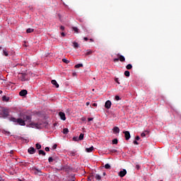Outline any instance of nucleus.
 Segmentation results:
<instances>
[{"instance_id": "1", "label": "nucleus", "mask_w": 181, "mask_h": 181, "mask_svg": "<svg viewBox=\"0 0 181 181\" xmlns=\"http://www.w3.org/2000/svg\"><path fill=\"white\" fill-rule=\"evenodd\" d=\"M10 121H12L13 122H17L19 125H21L23 127L25 125H28L29 127L30 125V123L32 122V116L23 115L18 119L11 117L10 119Z\"/></svg>"}, {"instance_id": "2", "label": "nucleus", "mask_w": 181, "mask_h": 181, "mask_svg": "<svg viewBox=\"0 0 181 181\" xmlns=\"http://www.w3.org/2000/svg\"><path fill=\"white\" fill-rule=\"evenodd\" d=\"M30 128H36L37 129H42V128H43L44 125H43V122H31V123H30Z\"/></svg>"}, {"instance_id": "3", "label": "nucleus", "mask_w": 181, "mask_h": 181, "mask_svg": "<svg viewBox=\"0 0 181 181\" xmlns=\"http://www.w3.org/2000/svg\"><path fill=\"white\" fill-rule=\"evenodd\" d=\"M9 115V110L4 109L0 112V118H6Z\"/></svg>"}, {"instance_id": "4", "label": "nucleus", "mask_w": 181, "mask_h": 181, "mask_svg": "<svg viewBox=\"0 0 181 181\" xmlns=\"http://www.w3.org/2000/svg\"><path fill=\"white\" fill-rule=\"evenodd\" d=\"M124 134L126 141H128L131 138V134L128 131L124 132Z\"/></svg>"}, {"instance_id": "5", "label": "nucleus", "mask_w": 181, "mask_h": 181, "mask_svg": "<svg viewBox=\"0 0 181 181\" xmlns=\"http://www.w3.org/2000/svg\"><path fill=\"white\" fill-rule=\"evenodd\" d=\"M28 153H30V155H33V153H36V149H35V148L33 147H30L28 150Z\"/></svg>"}, {"instance_id": "6", "label": "nucleus", "mask_w": 181, "mask_h": 181, "mask_svg": "<svg viewBox=\"0 0 181 181\" xmlns=\"http://www.w3.org/2000/svg\"><path fill=\"white\" fill-rule=\"evenodd\" d=\"M59 115L61 119H62V121H66V114H64V112H60L59 113Z\"/></svg>"}, {"instance_id": "7", "label": "nucleus", "mask_w": 181, "mask_h": 181, "mask_svg": "<svg viewBox=\"0 0 181 181\" xmlns=\"http://www.w3.org/2000/svg\"><path fill=\"white\" fill-rule=\"evenodd\" d=\"M125 175H127V170L124 169L123 170H121L119 173V176L120 177H124V176H125Z\"/></svg>"}, {"instance_id": "8", "label": "nucleus", "mask_w": 181, "mask_h": 181, "mask_svg": "<svg viewBox=\"0 0 181 181\" xmlns=\"http://www.w3.org/2000/svg\"><path fill=\"white\" fill-rule=\"evenodd\" d=\"M111 102L110 100H107L105 103V108H107V110H110V108H111Z\"/></svg>"}, {"instance_id": "9", "label": "nucleus", "mask_w": 181, "mask_h": 181, "mask_svg": "<svg viewBox=\"0 0 181 181\" xmlns=\"http://www.w3.org/2000/svg\"><path fill=\"white\" fill-rule=\"evenodd\" d=\"M26 94H28V90H22L19 93V95H21V97H25V95H26Z\"/></svg>"}, {"instance_id": "10", "label": "nucleus", "mask_w": 181, "mask_h": 181, "mask_svg": "<svg viewBox=\"0 0 181 181\" xmlns=\"http://www.w3.org/2000/svg\"><path fill=\"white\" fill-rule=\"evenodd\" d=\"M112 131L115 134H119V128L118 127H115Z\"/></svg>"}, {"instance_id": "11", "label": "nucleus", "mask_w": 181, "mask_h": 181, "mask_svg": "<svg viewBox=\"0 0 181 181\" xmlns=\"http://www.w3.org/2000/svg\"><path fill=\"white\" fill-rule=\"evenodd\" d=\"M51 83L52 84H53V86H55L56 88H59V83H57V81H56V80H52Z\"/></svg>"}, {"instance_id": "12", "label": "nucleus", "mask_w": 181, "mask_h": 181, "mask_svg": "<svg viewBox=\"0 0 181 181\" xmlns=\"http://www.w3.org/2000/svg\"><path fill=\"white\" fill-rule=\"evenodd\" d=\"M94 151V146L86 148V152L90 153Z\"/></svg>"}, {"instance_id": "13", "label": "nucleus", "mask_w": 181, "mask_h": 181, "mask_svg": "<svg viewBox=\"0 0 181 181\" xmlns=\"http://www.w3.org/2000/svg\"><path fill=\"white\" fill-rule=\"evenodd\" d=\"M118 56H119V60L120 62H125V57L124 56L119 55V54H118Z\"/></svg>"}, {"instance_id": "14", "label": "nucleus", "mask_w": 181, "mask_h": 181, "mask_svg": "<svg viewBox=\"0 0 181 181\" xmlns=\"http://www.w3.org/2000/svg\"><path fill=\"white\" fill-rule=\"evenodd\" d=\"M149 134V132L145 131L144 132L141 133V136L143 138L145 137L146 135H148Z\"/></svg>"}, {"instance_id": "15", "label": "nucleus", "mask_w": 181, "mask_h": 181, "mask_svg": "<svg viewBox=\"0 0 181 181\" xmlns=\"http://www.w3.org/2000/svg\"><path fill=\"white\" fill-rule=\"evenodd\" d=\"M34 29L33 28H28L27 30H26V33H32L34 32Z\"/></svg>"}, {"instance_id": "16", "label": "nucleus", "mask_w": 181, "mask_h": 181, "mask_svg": "<svg viewBox=\"0 0 181 181\" xmlns=\"http://www.w3.org/2000/svg\"><path fill=\"white\" fill-rule=\"evenodd\" d=\"M2 100H3V101L8 102V101H9V97H7V96L4 95V96L2 97Z\"/></svg>"}, {"instance_id": "17", "label": "nucleus", "mask_w": 181, "mask_h": 181, "mask_svg": "<svg viewBox=\"0 0 181 181\" xmlns=\"http://www.w3.org/2000/svg\"><path fill=\"white\" fill-rule=\"evenodd\" d=\"M89 54H93V52L90 49H88L86 52V56H89Z\"/></svg>"}, {"instance_id": "18", "label": "nucleus", "mask_w": 181, "mask_h": 181, "mask_svg": "<svg viewBox=\"0 0 181 181\" xmlns=\"http://www.w3.org/2000/svg\"><path fill=\"white\" fill-rule=\"evenodd\" d=\"M79 141H83L84 139V134H81L78 137Z\"/></svg>"}, {"instance_id": "19", "label": "nucleus", "mask_w": 181, "mask_h": 181, "mask_svg": "<svg viewBox=\"0 0 181 181\" xmlns=\"http://www.w3.org/2000/svg\"><path fill=\"white\" fill-rule=\"evenodd\" d=\"M39 155H42L43 156H46V153L43 150L39 151Z\"/></svg>"}, {"instance_id": "20", "label": "nucleus", "mask_w": 181, "mask_h": 181, "mask_svg": "<svg viewBox=\"0 0 181 181\" xmlns=\"http://www.w3.org/2000/svg\"><path fill=\"white\" fill-rule=\"evenodd\" d=\"M73 46L74 47V49H78V43L77 42H73Z\"/></svg>"}, {"instance_id": "21", "label": "nucleus", "mask_w": 181, "mask_h": 181, "mask_svg": "<svg viewBox=\"0 0 181 181\" xmlns=\"http://www.w3.org/2000/svg\"><path fill=\"white\" fill-rule=\"evenodd\" d=\"M63 134H64L65 135H67V134H69V129L67 128L64 129Z\"/></svg>"}, {"instance_id": "22", "label": "nucleus", "mask_w": 181, "mask_h": 181, "mask_svg": "<svg viewBox=\"0 0 181 181\" xmlns=\"http://www.w3.org/2000/svg\"><path fill=\"white\" fill-rule=\"evenodd\" d=\"M126 69L127 70H131V69H132V64H127L126 66Z\"/></svg>"}, {"instance_id": "23", "label": "nucleus", "mask_w": 181, "mask_h": 181, "mask_svg": "<svg viewBox=\"0 0 181 181\" xmlns=\"http://www.w3.org/2000/svg\"><path fill=\"white\" fill-rule=\"evenodd\" d=\"M80 67H83V64H78L75 65V69H80Z\"/></svg>"}, {"instance_id": "24", "label": "nucleus", "mask_w": 181, "mask_h": 181, "mask_svg": "<svg viewBox=\"0 0 181 181\" xmlns=\"http://www.w3.org/2000/svg\"><path fill=\"white\" fill-rule=\"evenodd\" d=\"M72 29L75 33H78V28H77L76 27H73Z\"/></svg>"}, {"instance_id": "25", "label": "nucleus", "mask_w": 181, "mask_h": 181, "mask_svg": "<svg viewBox=\"0 0 181 181\" xmlns=\"http://www.w3.org/2000/svg\"><path fill=\"white\" fill-rule=\"evenodd\" d=\"M62 62L64 63H66V64H69V63H70V61L66 59H62Z\"/></svg>"}, {"instance_id": "26", "label": "nucleus", "mask_w": 181, "mask_h": 181, "mask_svg": "<svg viewBox=\"0 0 181 181\" xmlns=\"http://www.w3.org/2000/svg\"><path fill=\"white\" fill-rule=\"evenodd\" d=\"M129 71H124V76H126V77H129Z\"/></svg>"}, {"instance_id": "27", "label": "nucleus", "mask_w": 181, "mask_h": 181, "mask_svg": "<svg viewBox=\"0 0 181 181\" xmlns=\"http://www.w3.org/2000/svg\"><path fill=\"white\" fill-rule=\"evenodd\" d=\"M112 144L114 145H117V144H118V139H113L112 140Z\"/></svg>"}, {"instance_id": "28", "label": "nucleus", "mask_w": 181, "mask_h": 181, "mask_svg": "<svg viewBox=\"0 0 181 181\" xmlns=\"http://www.w3.org/2000/svg\"><path fill=\"white\" fill-rule=\"evenodd\" d=\"M95 179H96V180H101V176H100V175L97 174L95 175Z\"/></svg>"}, {"instance_id": "29", "label": "nucleus", "mask_w": 181, "mask_h": 181, "mask_svg": "<svg viewBox=\"0 0 181 181\" xmlns=\"http://www.w3.org/2000/svg\"><path fill=\"white\" fill-rule=\"evenodd\" d=\"M35 146L37 149H40L42 148V146L40 144H36Z\"/></svg>"}, {"instance_id": "30", "label": "nucleus", "mask_w": 181, "mask_h": 181, "mask_svg": "<svg viewBox=\"0 0 181 181\" xmlns=\"http://www.w3.org/2000/svg\"><path fill=\"white\" fill-rule=\"evenodd\" d=\"M105 168L106 169H111V165H110V164H105Z\"/></svg>"}, {"instance_id": "31", "label": "nucleus", "mask_w": 181, "mask_h": 181, "mask_svg": "<svg viewBox=\"0 0 181 181\" xmlns=\"http://www.w3.org/2000/svg\"><path fill=\"white\" fill-rule=\"evenodd\" d=\"M3 53H4V56H6V57H8V52H7L6 50L4 49V50L3 51Z\"/></svg>"}, {"instance_id": "32", "label": "nucleus", "mask_w": 181, "mask_h": 181, "mask_svg": "<svg viewBox=\"0 0 181 181\" xmlns=\"http://www.w3.org/2000/svg\"><path fill=\"white\" fill-rule=\"evenodd\" d=\"M115 100H116V101H119V100H121V98H119V96L116 95L115 96Z\"/></svg>"}, {"instance_id": "33", "label": "nucleus", "mask_w": 181, "mask_h": 181, "mask_svg": "<svg viewBox=\"0 0 181 181\" xmlns=\"http://www.w3.org/2000/svg\"><path fill=\"white\" fill-rule=\"evenodd\" d=\"M48 160H49V162H53V158L49 157V158H48Z\"/></svg>"}, {"instance_id": "34", "label": "nucleus", "mask_w": 181, "mask_h": 181, "mask_svg": "<svg viewBox=\"0 0 181 181\" xmlns=\"http://www.w3.org/2000/svg\"><path fill=\"white\" fill-rule=\"evenodd\" d=\"M119 60V58H115L113 59V62H117Z\"/></svg>"}, {"instance_id": "35", "label": "nucleus", "mask_w": 181, "mask_h": 181, "mask_svg": "<svg viewBox=\"0 0 181 181\" xmlns=\"http://www.w3.org/2000/svg\"><path fill=\"white\" fill-rule=\"evenodd\" d=\"M134 145H139V143H138V141H136V140H134Z\"/></svg>"}, {"instance_id": "36", "label": "nucleus", "mask_w": 181, "mask_h": 181, "mask_svg": "<svg viewBox=\"0 0 181 181\" xmlns=\"http://www.w3.org/2000/svg\"><path fill=\"white\" fill-rule=\"evenodd\" d=\"M73 140H74V141H79V139H78V137H74V138H73Z\"/></svg>"}, {"instance_id": "37", "label": "nucleus", "mask_w": 181, "mask_h": 181, "mask_svg": "<svg viewBox=\"0 0 181 181\" xmlns=\"http://www.w3.org/2000/svg\"><path fill=\"white\" fill-rule=\"evenodd\" d=\"M45 151H46V152H49V151H50V148H49V147H46Z\"/></svg>"}, {"instance_id": "38", "label": "nucleus", "mask_w": 181, "mask_h": 181, "mask_svg": "<svg viewBox=\"0 0 181 181\" xmlns=\"http://www.w3.org/2000/svg\"><path fill=\"white\" fill-rule=\"evenodd\" d=\"M93 119H94V118H93V117H89V118H88V120L90 122V121H93Z\"/></svg>"}, {"instance_id": "39", "label": "nucleus", "mask_w": 181, "mask_h": 181, "mask_svg": "<svg viewBox=\"0 0 181 181\" xmlns=\"http://www.w3.org/2000/svg\"><path fill=\"white\" fill-rule=\"evenodd\" d=\"M60 29H61V30H64V26L61 25Z\"/></svg>"}, {"instance_id": "40", "label": "nucleus", "mask_w": 181, "mask_h": 181, "mask_svg": "<svg viewBox=\"0 0 181 181\" xmlns=\"http://www.w3.org/2000/svg\"><path fill=\"white\" fill-rule=\"evenodd\" d=\"M139 139H140L139 136H137L136 137V141H139Z\"/></svg>"}, {"instance_id": "41", "label": "nucleus", "mask_w": 181, "mask_h": 181, "mask_svg": "<svg viewBox=\"0 0 181 181\" xmlns=\"http://www.w3.org/2000/svg\"><path fill=\"white\" fill-rule=\"evenodd\" d=\"M56 148H57V144H54V145L53 146V148H54V149H56Z\"/></svg>"}, {"instance_id": "42", "label": "nucleus", "mask_w": 181, "mask_h": 181, "mask_svg": "<svg viewBox=\"0 0 181 181\" xmlns=\"http://www.w3.org/2000/svg\"><path fill=\"white\" fill-rule=\"evenodd\" d=\"M61 35H62V36H63V37H64V36H66V34H64V33H62Z\"/></svg>"}, {"instance_id": "43", "label": "nucleus", "mask_w": 181, "mask_h": 181, "mask_svg": "<svg viewBox=\"0 0 181 181\" xmlns=\"http://www.w3.org/2000/svg\"><path fill=\"white\" fill-rule=\"evenodd\" d=\"M92 105L93 107H97V103H93Z\"/></svg>"}, {"instance_id": "44", "label": "nucleus", "mask_w": 181, "mask_h": 181, "mask_svg": "<svg viewBox=\"0 0 181 181\" xmlns=\"http://www.w3.org/2000/svg\"><path fill=\"white\" fill-rule=\"evenodd\" d=\"M81 119V121H86V117H82Z\"/></svg>"}, {"instance_id": "45", "label": "nucleus", "mask_w": 181, "mask_h": 181, "mask_svg": "<svg viewBox=\"0 0 181 181\" xmlns=\"http://www.w3.org/2000/svg\"><path fill=\"white\" fill-rule=\"evenodd\" d=\"M83 39H84V40H86V41L88 40V38L87 37H85Z\"/></svg>"}, {"instance_id": "46", "label": "nucleus", "mask_w": 181, "mask_h": 181, "mask_svg": "<svg viewBox=\"0 0 181 181\" xmlns=\"http://www.w3.org/2000/svg\"><path fill=\"white\" fill-rule=\"evenodd\" d=\"M115 81H116V83H117L118 84H119V82H118V78H116V79H115Z\"/></svg>"}, {"instance_id": "47", "label": "nucleus", "mask_w": 181, "mask_h": 181, "mask_svg": "<svg viewBox=\"0 0 181 181\" xmlns=\"http://www.w3.org/2000/svg\"><path fill=\"white\" fill-rule=\"evenodd\" d=\"M86 105H87V106L90 105V102H87V103H86Z\"/></svg>"}, {"instance_id": "48", "label": "nucleus", "mask_w": 181, "mask_h": 181, "mask_svg": "<svg viewBox=\"0 0 181 181\" xmlns=\"http://www.w3.org/2000/svg\"><path fill=\"white\" fill-rule=\"evenodd\" d=\"M77 74H76V72L73 73V76H76Z\"/></svg>"}, {"instance_id": "49", "label": "nucleus", "mask_w": 181, "mask_h": 181, "mask_svg": "<svg viewBox=\"0 0 181 181\" xmlns=\"http://www.w3.org/2000/svg\"><path fill=\"white\" fill-rule=\"evenodd\" d=\"M10 153H13V151H11Z\"/></svg>"}, {"instance_id": "50", "label": "nucleus", "mask_w": 181, "mask_h": 181, "mask_svg": "<svg viewBox=\"0 0 181 181\" xmlns=\"http://www.w3.org/2000/svg\"><path fill=\"white\" fill-rule=\"evenodd\" d=\"M21 80H22L23 81H25V78H23Z\"/></svg>"}, {"instance_id": "51", "label": "nucleus", "mask_w": 181, "mask_h": 181, "mask_svg": "<svg viewBox=\"0 0 181 181\" xmlns=\"http://www.w3.org/2000/svg\"><path fill=\"white\" fill-rule=\"evenodd\" d=\"M90 42H94V40H93V39H90Z\"/></svg>"}, {"instance_id": "52", "label": "nucleus", "mask_w": 181, "mask_h": 181, "mask_svg": "<svg viewBox=\"0 0 181 181\" xmlns=\"http://www.w3.org/2000/svg\"><path fill=\"white\" fill-rule=\"evenodd\" d=\"M0 94H2V90H0Z\"/></svg>"}, {"instance_id": "53", "label": "nucleus", "mask_w": 181, "mask_h": 181, "mask_svg": "<svg viewBox=\"0 0 181 181\" xmlns=\"http://www.w3.org/2000/svg\"><path fill=\"white\" fill-rule=\"evenodd\" d=\"M0 49H2V47H0Z\"/></svg>"}, {"instance_id": "54", "label": "nucleus", "mask_w": 181, "mask_h": 181, "mask_svg": "<svg viewBox=\"0 0 181 181\" xmlns=\"http://www.w3.org/2000/svg\"><path fill=\"white\" fill-rule=\"evenodd\" d=\"M0 181H2V180H0Z\"/></svg>"}]
</instances>
